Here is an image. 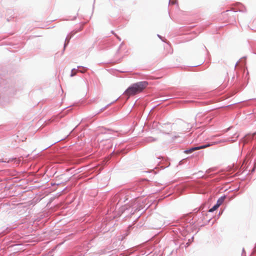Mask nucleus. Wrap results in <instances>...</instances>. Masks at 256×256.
Segmentation results:
<instances>
[{"mask_svg": "<svg viewBox=\"0 0 256 256\" xmlns=\"http://www.w3.org/2000/svg\"><path fill=\"white\" fill-rule=\"evenodd\" d=\"M212 144H208L203 145V146H200L194 147L192 148H190V150H185L184 152L186 154H190V153L193 152L194 150H200L202 148H206L210 146H212Z\"/></svg>", "mask_w": 256, "mask_h": 256, "instance_id": "f03ea898", "label": "nucleus"}, {"mask_svg": "<svg viewBox=\"0 0 256 256\" xmlns=\"http://www.w3.org/2000/svg\"><path fill=\"white\" fill-rule=\"evenodd\" d=\"M226 142V140H221L220 142Z\"/></svg>", "mask_w": 256, "mask_h": 256, "instance_id": "39448f33", "label": "nucleus"}, {"mask_svg": "<svg viewBox=\"0 0 256 256\" xmlns=\"http://www.w3.org/2000/svg\"><path fill=\"white\" fill-rule=\"evenodd\" d=\"M148 85V82L146 81L140 82L132 84L128 87L124 92V94L128 96V98L130 96H134L144 90Z\"/></svg>", "mask_w": 256, "mask_h": 256, "instance_id": "f257e3e1", "label": "nucleus"}, {"mask_svg": "<svg viewBox=\"0 0 256 256\" xmlns=\"http://www.w3.org/2000/svg\"><path fill=\"white\" fill-rule=\"evenodd\" d=\"M225 196H222L217 200L216 204L219 207L224 202Z\"/></svg>", "mask_w": 256, "mask_h": 256, "instance_id": "7ed1b4c3", "label": "nucleus"}, {"mask_svg": "<svg viewBox=\"0 0 256 256\" xmlns=\"http://www.w3.org/2000/svg\"><path fill=\"white\" fill-rule=\"evenodd\" d=\"M218 208V206L216 204H215L212 208H211L209 210V212H213L214 210H217Z\"/></svg>", "mask_w": 256, "mask_h": 256, "instance_id": "20e7f679", "label": "nucleus"}]
</instances>
